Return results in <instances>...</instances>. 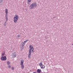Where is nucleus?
Returning a JSON list of instances; mask_svg holds the SVG:
<instances>
[{
    "label": "nucleus",
    "instance_id": "nucleus-1",
    "mask_svg": "<svg viewBox=\"0 0 73 73\" xmlns=\"http://www.w3.org/2000/svg\"><path fill=\"white\" fill-rule=\"evenodd\" d=\"M29 47L30 49L29 50V55H28V58H30V57L31 56V51L33 52L34 50L33 47V46H32L31 45H30Z\"/></svg>",
    "mask_w": 73,
    "mask_h": 73
},
{
    "label": "nucleus",
    "instance_id": "nucleus-2",
    "mask_svg": "<svg viewBox=\"0 0 73 73\" xmlns=\"http://www.w3.org/2000/svg\"><path fill=\"white\" fill-rule=\"evenodd\" d=\"M37 6V4L36 2L32 3L29 6L30 9H33L34 8H36Z\"/></svg>",
    "mask_w": 73,
    "mask_h": 73
},
{
    "label": "nucleus",
    "instance_id": "nucleus-3",
    "mask_svg": "<svg viewBox=\"0 0 73 73\" xmlns=\"http://www.w3.org/2000/svg\"><path fill=\"white\" fill-rule=\"evenodd\" d=\"M19 20V16L17 15H15L14 17L13 21L14 23H17V21Z\"/></svg>",
    "mask_w": 73,
    "mask_h": 73
},
{
    "label": "nucleus",
    "instance_id": "nucleus-4",
    "mask_svg": "<svg viewBox=\"0 0 73 73\" xmlns=\"http://www.w3.org/2000/svg\"><path fill=\"white\" fill-rule=\"evenodd\" d=\"M39 65L40 66L41 68L42 69H44V68H45V66L44 65H43L42 63L41 62L39 64Z\"/></svg>",
    "mask_w": 73,
    "mask_h": 73
},
{
    "label": "nucleus",
    "instance_id": "nucleus-5",
    "mask_svg": "<svg viewBox=\"0 0 73 73\" xmlns=\"http://www.w3.org/2000/svg\"><path fill=\"white\" fill-rule=\"evenodd\" d=\"M1 59L2 61H5L7 60V57L6 56L4 57L2 56L1 58Z\"/></svg>",
    "mask_w": 73,
    "mask_h": 73
},
{
    "label": "nucleus",
    "instance_id": "nucleus-6",
    "mask_svg": "<svg viewBox=\"0 0 73 73\" xmlns=\"http://www.w3.org/2000/svg\"><path fill=\"white\" fill-rule=\"evenodd\" d=\"M25 44L23 42H22L21 43V46H22V48H23V46H24V45Z\"/></svg>",
    "mask_w": 73,
    "mask_h": 73
},
{
    "label": "nucleus",
    "instance_id": "nucleus-7",
    "mask_svg": "<svg viewBox=\"0 0 73 73\" xmlns=\"http://www.w3.org/2000/svg\"><path fill=\"white\" fill-rule=\"evenodd\" d=\"M5 13H6L5 15L7 16V15H8V9H5Z\"/></svg>",
    "mask_w": 73,
    "mask_h": 73
},
{
    "label": "nucleus",
    "instance_id": "nucleus-8",
    "mask_svg": "<svg viewBox=\"0 0 73 73\" xmlns=\"http://www.w3.org/2000/svg\"><path fill=\"white\" fill-rule=\"evenodd\" d=\"M21 65V68L22 69H23L24 68V65L23 64H20Z\"/></svg>",
    "mask_w": 73,
    "mask_h": 73
},
{
    "label": "nucleus",
    "instance_id": "nucleus-9",
    "mask_svg": "<svg viewBox=\"0 0 73 73\" xmlns=\"http://www.w3.org/2000/svg\"><path fill=\"white\" fill-rule=\"evenodd\" d=\"M23 62H24V60H21L20 65L23 64Z\"/></svg>",
    "mask_w": 73,
    "mask_h": 73
},
{
    "label": "nucleus",
    "instance_id": "nucleus-10",
    "mask_svg": "<svg viewBox=\"0 0 73 73\" xmlns=\"http://www.w3.org/2000/svg\"><path fill=\"white\" fill-rule=\"evenodd\" d=\"M5 17L6 21H7V20H8V15H5Z\"/></svg>",
    "mask_w": 73,
    "mask_h": 73
},
{
    "label": "nucleus",
    "instance_id": "nucleus-11",
    "mask_svg": "<svg viewBox=\"0 0 73 73\" xmlns=\"http://www.w3.org/2000/svg\"><path fill=\"white\" fill-rule=\"evenodd\" d=\"M37 72L38 73H40L41 72V70L40 69H38L37 70Z\"/></svg>",
    "mask_w": 73,
    "mask_h": 73
},
{
    "label": "nucleus",
    "instance_id": "nucleus-12",
    "mask_svg": "<svg viewBox=\"0 0 73 73\" xmlns=\"http://www.w3.org/2000/svg\"><path fill=\"white\" fill-rule=\"evenodd\" d=\"M13 57H15L16 56V52H14V54H13Z\"/></svg>",
    "mask_w": 73,
    "mask_h": 73
},
{
    "label": "nucleus",
    "instance_id": "nucleus-13",
    "mask_svg": "<svg viewBox=\"0 0 73 73\" xmlns=\"http://www.w3.org/2000/svg\"><path fill=\"white\" fill-rule=\"evenodd\" d=\"M29 41V40H27L24 41V42H24V43L25 44V43L27 42V41Z\"/></svg>",
    "mask_w": 73,
    "mask_h": 73
},
{
    "label": "nucleus",
    "instance_id": "nucleus-14",
    "mask_svg": "<svg viewBox=\"0 0 73 73\" xmlns=\"http://www.w3.org/2000/svg\"><path fill=\"white\" fill-rule=\"evenodd\" d=\"M28 4H29V3L31 2V0H28Z\"/></svg>",
    "mask_w": 73,
    "mask_h": 73
},
{
    "label": "nucleus",
    "instance_id": "nucleus-15",
    "mask_svg": "<svg viewBox=\"0 0 73 73\" xmlns=\"http://www.w3.org/2000/svg\"><path fill=\"white\" fill-rule=\"evenodd\" d=\"M20 35H18L17 36V38H20Z\"/></svg>",
    "mask_w": 73,
    "mask_h": 73
},
{
    "label": "nucleus",
    "instance_id": "nucleus-16",
    "mask_svg": "<svg viewBox=\"0 0 73 73\" xmlns=\"http://www.w3.org/2000/svg\"><path fill=\"white\" fill-rule=\"evenodd\" d=\"M7 65H9V64H10V62H9V61H7Z\"/></svg>",
    "mask_w": 73,
    "mask_h": 73
},
{
    "label": "nucleus",
    "instance_id": "nucleus-17",
    "mask_svg": "<svg viewBox=\"0 0 73 73\" xmlns=\"http://www.w3.org/2000/svg\"><path fill=\"white\" fill-rule=\"evenodd\" d=\"M3 2V0H0V3H2Z\"/></svg>",
    "mask_w": 73,
    "mask_h": 73
},
{
    "label": "nucleus",
    "instance_id": "nucleus-18",
    "mask_svg": "<svg viewBox=\"0 0 73 73\" xmlns=\"http://www.w3.org/2000/svg\"><path fill=\"white\" fill-rule=\"evenodd\" d=\"M7 23V22H6L4 24V26L5 27V26H6V25L7 24L6 23Z\"/></svg>",
    "mask_w": 73,
    "mask_h": 73
},
{
    "label": "nucleus",
    "instance_id": "nucleus-19",
    "mask_svg": "<svg viewBox=\"0 0 73 73\" xmlns=\"http://www.w3.org/2000/svg\"><path fill=\"white\" fill-rule=\"evenodd\" d=\"M5 54V53H2V54L1 56H4V55Z\"/></svg>",
    "mask_w": 73,
    "mask_h": 73
},
{
    "label": "nucleus",
    "instance_id": "nucleus-20",
    "mask_svg": "<svg viewBox=\"0 0 73 73\" xmlns=\"http://www.w3.org/2000/svg\"><path fill=\"white\" fill-rule=\"evenodd\" d=\"M11 69L13 70H14V67H12L11 68Z\"/></svg>",
    "mask_w": 73,
    "mask_h": 73
},
{
    "label": "nucleus",
    "instance_id": "nucleus-21",
    "mask_svg": "<svg viewBox=\"0 0 73 73\" xmlns=\"http://www.w3.org/2000/svg\"><path fill=\"white\" fill-rule=\"evenodd\" d=\"M9 68H11V66H8Z\"/></svg>",
    "mask_w": 73,
    "mask_h": 73
},
{
    "label": "nucleus",
    "instance_id": "nucleus-22",
    "mask_svg": "<svg viewBox=\"0 0 73 73\" xmlns=\"http://www.w3.org/2000/svg\"><path fill=\"white\" fill-rule=\"evenodd\" d=\"M33 73H36V72H33Z\"/></svg>",
    "mask_w": 73,
    "mask_h": 73
}]
</instances>
